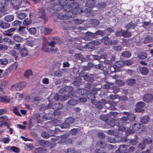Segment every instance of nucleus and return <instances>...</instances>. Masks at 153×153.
Masks as SVG:
<instances>
[{"label": "nucleus", "instance_id": "obj_43", "mask_svg": "<svg viewBox=\"0 0 153 153\" xmlns=\"http://www.w3.org/2000/svg\"><path fill=\"white\" fill-rule=\"evenodd\" d=\"M131 33L127 31H125L124 30L123 36L124 37H128L131 36Z\"/></svg>", "mask_w": 153, "mask_h": 153}, {"label": "nucleus", "instance_id": "obj_50", "mask_svg": "<svg viewBox=\"0 0 153 153\" xmlns=\"http://www.w3.org/2000/svg\"><path fill=\"white\" fill-rule=\"evenodd\" d=\"M8 49V47L5 45L0 44V51H5Z\"/></svg>", "mask_w": 153, "mask_h": 153}, {"label": "nucleus", "instance_id": "obj_62", "mask_svg": "<svg viewBox=\"0 0 153 153\" xmlns=\"http://www.w3.org/2000/svg\"><path fill=\"white\" fill-rule=\"evenodd\" d=\"M134 132L133 130L130 129H128L126 131V135L128 136L130 134H133Z\"/></svg>", "mask_w": 153, "mask_h": 153}, {"label": "nucleus", "instance_id": "obj_47", "mask_svg": "<svg viewBox=\"0 0 153 153\" xmlns=\"http://www.w3.org/2000/svg\"><path fill=\"white\" fill-rule=\"evenodd\" d=\"M114 138V141L116 142H120L122 140V137L120 136H116Z\"/></svg>", "mask_w": 153, "mask_h": 153}, {"label": "nucleus", "instance_id": "obj_10", "mask_svg": "<svg viewBox=\"0 0 153 153\" xmlns=\"http://www.w3.org/2000/svg\"><path fill=\"white\" fill-rule=\"evenodd\" d=\"M96 1L95 0H88L85 3L86 6L89 7H91L94 6Z\"/></svg>", "mask_w": 153, "mask_h": 153}, {"label": "nucleus", "instance_id": "obj_16", "mask_svg": "<svg viewBox=\"0 0 153 153\" xmlns=\"http://www.w3.org/2000/svg\"><path fill=\"white\" fill-rule=\"evenodd\" d=\"M16 30L15 28H11L5 31L4 33V35L10 36L12 35V33L14 32Z\"/></svg>", "mask_w": 153, "mask_h": 153}, {"label": "nucleus", "instance_id": "obj_55", "mask_svg": "<svg viewBox=\"0 0 153 153\" xmlns=\"http://www.w3.org/2000/svg\"><path fill=\"white\" fill-rule=\"evenodd\" d=\"M41 135L44 138H48L50 137V135L45 131H42L41 133Z\"/></svg>", "mask_w": 153, "mask_h": 153}, {"label": "nucleus", "instance_id": "obj_42", "mask_svg": "<svg viewBox=\"0 0 153 153\" xmlns=\"http://www.w3.org/2000/svg\"><path fill=\"white\" fill-rule=\"evenodd\" d=\"M60 127L62 129H65L68 128L70 127V125L66 122L63 123L60 125Z\"/></svg>", "mask_w": 153, "mask_h": 153}, {"label": "nucleus", "instance_id": "obj_32", "mask_svg": "<svg viewBox=\"0 0 153 153\" xmlns=\"http://www.w3.org/2000/svg\"><path fill=\"white\" fill-rule=\"evenodd\" d=\"M147 57V54L145 52H141L138 55V58L141 59H144Z\"/></svg>", "mask_w": 153, "mask_h": 153}, {"label": "nucleus", "instance_id": "obj_60", "mask_svg": "<svg viewBox=\"0 0 153 153\" xmlns=\"http://www.w3.org/2000/svg\"><path fill=\"white\" fill-rule=\"evenodd\" d=\"M26 44L28 46L32 47L34 45V42L33 41L30 40L27 41L26 42Z\"/></svg>", "mask_w": 153, "mask_h": 153}, {"label": "nucleus", "instance_id": "obj_30", "mask_svg": "<svg viewBox=\"0 0 153 153\" xmlns=\"http://www.w3.org/2000/svg\"><path fill=\"white\" fill-rule=\"evenodd\" d=\"M107 133L108 134L113 135H118L119 134L118 130L117 129L115 130V131L112 130H109L107 131Z\"/></svg>", "mask_w": 153, "mask_h": 153}, {"label": "nucleus", "instance_id": "obj_25", "mask_svg": "<svg viewBox=\"0 0 153 153\" xmlns=\"http://www.w3.org/2000/svg\"><path fill=\"white\" fill-rule=\"evenodd\" d=\"M84 12L86 13V16L88 17H90L93 16V11L89 8H87L84 10Z\"/></svg>", "mask_w": 153, "mask_h": 153}, {"label": "nucleus", "instance_id": "obj_7", "mask_svg": "<svg viewBox=\"0 0 153 153\" xmlns=\"http://www.w3.org/2000/svg\"><path fill=\"white\" fill-rule=\"evenodd\" d=\"M22 2V0H12L11 1L10 4L15 9L17 10Z\"/></svg>", "mask_w": 153, "mask_h": 153}, {"label": "nucleus", "instance_id": "obj_64", "mask_svg": "<svg viewBox=\"0 0 153 153\" xmlns=\"http://www.w3.org/2000/svg\"><path fill=\"white\" fill-rule=\"evenodd\" d=\"M146 144L143 142L140 143L139 145V147L142 149H144L146 147Z\"/></svg>", "mask_w": 153, "mask_h": 153}, {"label": "nucleus", "instance_id": "obj_44", "mask_svg": "<svg viewBox=\"0 0 153 153\" xmlns=\"http://www.w3.org/2000/svg\"><path fill=\"white\" fill-rule=\"evenodd\" d=\"M106 6V4L104 2H102L98 4L97 5V8L101 9L105 7Z\"/></svg>", "mask_w": 153, "mask_h": 153}, {"label": "nucleus", "instance_id": "obj_54", "mask_svg": "<svg viewBox=\"0 0 153 153\" xmlns=\"http://www.w3.org/2000/svg\"><path fill=\"white\" fill-rule=\"evenodd\" d=\"M113 48L114 50L117 51H121L122 48V47L121 46L118 45L114 46Z\"/></svg>", "mask_w": 153, "mask_h": 153}, {"label": "nucleus", "instance_id": "obj_49", "mask_svg": "<svg viewBox=\"0 0 153 153\" xmlns=\"http://www.w3.org/2000/svg\"><path fill=\"white\" fill-rule=\"evenodd\" d=\"M127 117L128 118V119L131 121H133L135 119V117L132 114H128V115Z\"/></svg>", "mask_w": 153, "mask_h": 153}, {"label": "nucleus", "instance_id": "obj_63", "mask_svg": "<svg viewBox=\"0 0 153 153\" xmlns=\"http://www.w3.org/2000/svg\"><path fill=\"white\" fill-rule=\"evenodd\" d=\"M75 150L74 148H70L68 149L65 152V153H74Z\"/></svg>", "mask_w": 153, "mask_h": 153}, {"label": "nucleus", "instance_id": "obj_22", "mask_svg": "<svg viewBox=\"0 0 153 153\" xmlns=\"http://www.w3.org/2000/svg\"><path fill=\"white\" fill-rule=\"evenodd\" d=\"M20 53L22 56H27L28 53L27 50L25 48L21 49L20 51Z\"/></svg>", "mask_w": 153, "mask_h": 153}, {"label": "nucleus", "instance_id": "obj_57", "mask_svg": "<svg viewBox=\"0 0 153 153\" xmlns=\"http://www.w3.org/2000/svg\"><path fill=\"white\" fill-rule=\"evenodd\" d=\"M116 84L119 86H121L124 85V82L121 80L118 79L116 81Z\"/></svg>", "mask_w": 153, "mask_h": 153}, {"label": "nucleus", "instance_id": "obj_29", "mask_svg": "<svg viewBox=\"0 0 153 153\" xmlns=\"http://www.w3.org/2000/svg\"><path fill=\"white\" fill-rule=\"evenodd\" d=\"M14 17L13 15H9L5 16L4 19L7 22H10L13 20Z\"/></svg>", "mask_w": 153, "mask_h": 153}, {"label": "nucleus", "instance_id": "obj_36", "mask_svg": "<svg viewBox=\"0 0 153 153\" xmlns=\"http://www.w3.org/2000/svg\"><path fill=\"white\" fill-rule=\"evenodd\" d=\"M69 98L68 95H60V101L61 102L65 101L68 100Z\"/></svg>", "mask_w": 153, "mask_h": 153}, {"label": "nucleus", "instance_id": "obj_51", "mask_svg": "<svg viewBox=\"0 0 153 153\" xmlns=\"http://www.w3.org/2000/svg\"><path fill=\"white\" fill-rule=\"evenodd\" d=\"M63 73L60 71H56L54 73L55 76L57 77H61L62 76Z\"/></svg>", "mask_w": 153, "mask_h": 153}, {"label": "nucleus", "instance_id": "obj_34", "mask_svg": "<svg viewBox=\"0 0 153 153\" xmlns=\"http://www.w3.org/2000/svg\"><path fill=\"white\" fill-rule=\"evenodd\" d=\"M76 92L79 94L81 95H84L86 94V90L84 88L78 89Z\"/></svg>", "mask_w": 153, "mask_h": 153}, {"label": "nucleus", "instance_id": "obj_61", "mask_svg": "<svg viewBox=\"0 0 153 153\" xmlns=\"http://www.w3.org/2000/svg\"><path fill=\"white\" fill-rule=\"evenodd\" d=\"M54 99L56 101H60V95L58 93H56L53 97Z\"/></svg>", "mask_w": 153, "mask_h": 153}, {"label": "nucleus", "instance_id": "obj_19", "mask_svg": "<svg viewBox=\"0 0 153 153\" xmlns=\"http://www.w3.org/2000/svg\"><path fill=\"white\" fill-rule=\"evenodd\" d=\"M128 118L127 117H124L121 118L119 121V124L123 125H125L127 123Z\"/></svg>", "mask_w": 153, "mask_h": 153}, {"label": "nucleus", "instance_id": "obj_35", "mask_svg": "<svg viewBox=\"0 0 153 153\" xmlns=\"http://www.w3.org/2000/svg\"><path fill=\"white\" fill-rule=\"evenodd\" d=\"M83 78L85 80L87 81L92 82L94 81L93 78L88 75H86L84 76Z\"/></svg>", "mask_w": 153, "mask_h": 153}, {"label": "nucleus", "instance_id": "obj_45", "mask_svg": "<svg viewBox=\"0 0 153 153\" xmlns=\"http://www.w3.org/2000/svg\"><path fill=\"white\" fill-rule=\"evenodd\" d=\"M8 63V60L7 59L3 58L0 59V64L5 65Z\"/></svg>", "mask_w": 153, "mask_h": 153}, {"label": "nucleus", "instance_id": "obj_20", "mask_svg": "<svg viewBox=\"0 0 153 153\" xmlns=\"http://www.w3.org/2000/svg\"><path fill=\"white\" fill-rule=\"evenodd\" d=\"M78 103V101L74 99H71L68 100L66 103V104H68L69 105H74Z\"/></svg>", "mask_w": 153, "mask_h": 153}, {"label": "nucleus", "instance_id": "obj_40", "mask_svg": "<svg viewBox=\"0 0 153 153\" xmlns=\"http://www.w3.org/2000/svg\"><path fill=\"white\" fill-rule=\"evenodd\" d=\"M74 121V119L72 117H69L67 118L65 120V122L69 125L73 123Z\"/></svg>", "mask_w": 153, "mask_h": 153}, {"label": "nucleus", "instance_id": "obj_12", "mask_svg": "<svg viewBox=\"0 0 153 153\" xmlns=\"http://www.w3.org/2000/svg\"><path fill=\"white\" fill-rule=\"evenodd\" d=\"M38 142L40 144L44 147H46L49 146L50 145L49 141L45 140H41L38 141Z\"/></svg>", "mask_w": 153, "mask_h": 153}, {"label": "nucleus", "instance_id": "obj_31", "mask_svg": "<svg viewBox=\"0 0 153 153\" xmlns=\"http://www.w3.org/2000/svg\"><path fill=\"white\" fill-rule=\"evenodd\" d=\"M32 75V71L30 69H28L25 71L24 76L26 78H28L29 77Z\"/></svg>", "mask_w": 153, "mask_h": 153}, {"label": "nucleus", "instance_id": "obj_5", "mask_svg": "<svg viewBox=\"0 0 153 153\" xmlns=\"http://www.w3.org/2000/svg\"><path fill=\"white\" fill-rule=\"evenodd\" d=\"M26 85L25 83H17L11 86V89L13 91L20 90Z\"/></svg>", "mask_w": 153, "mask_h": 153}, {"label": "nucleus", "instance_id": "obj_39", "mask_svg": "<svg viewBox=\"0 0 153 153\" xmlns=\"http://www.w3.org/2000/svg\"><path fill=\"white\" fill-rule=\"evenodd\" d=\"M115 65L117 67H121L124 65V62L118 61L116 62Z\"/></svg>", "mask_w": 153, "mask_h": 153}, {"label": "nucleus", "instance_id": "obj_4", "mask_svg": "<svg viewBox=\"0 0 153 153\" xmlns=\"http://www.w3.org/2000/svg\"><path fill=\"white\" fill-rule=\"evenodd\" d=\"M38 14L39 17L44 19V22L45 23H46L48 19L45 16L46 13L44 8L43 7L39 8Z\"/></svg>", "mask_w": 153, "mask_h": 153}, {"label": "nucleus", "instance_id": "obj_2", "mask_svg": "<svg viewBox=\"0 0 153 153\" xmlns=\"http://www.w3.org/2000/svg\"><path fill=\"white\" fill-rule=\"evenodd\" d=\"M58 18L60 19H68L70 18L73 17V15L71 12L66 11L60 13L57 15Z\"/></svg>", "mask_w": 153, "mask_h": 153}, {"label": "nucleus", "instance_id": "obj_18", "mask_svg": "<svg viewBox=\"0 0 153 153\" xmlns=\"http://www.w3.org/2000/svg\"><path fill=\"white\" fill-rule=\"evenodd\" d=\"M127 149V146L124 145H120L119 147L118 150L121 153L126 152Z\"/></svg>", "mask_w": 153, "mask_h": 153}, {"label": "nucleus", "instance_id": "obj_46", "mask_svg": "<svg viewBox=\"0 0 153 153\" xmlns=\"http://www.w3.org/2000/svg\"><path fill=\"white\" fill-rule=\"evenodd\" d=\"M31 21L30 19H27L24 21L23 24L24 25H27L31 23Z\"/></svg>", "mask_w": 153, "mask_h": 153}, {"label": "nucleus", "instance_id": "obj_15", "mask_svg": "<svg viewBox=\"0 0 153 153\" xmlns=\"http://www.w3.org/2000/svg\"><path fill=\"white\" fill-rule=\"evenodd\" d=\"M63 107V105L60 103H56L53 105V109L55 110H60Z\"/></svg>", "mask_w": 153, "mask_h": 153}, {"label": "nucleus", "instance_id": "obj_59", "mask_svg": "<svg viewBox=\"0 0 153 153\" xmlns=\"http://www.w3.org/2000/svg\"><path fill=\"white\" fill-rule=\"evenodd\" d=\"M87 48L89 49H92L94 47V44L91 43H89L87 45Z\"/></svg>", "mask_w": 153, "mask_h": 153}, {"label": "nucleus", "instance_id": "obj_13", "mask_svg": "<svg viewBox=\"0 0 153 153\" xmlns=\"http://www.w3.org/2000/svg\"><path fill=\"white\" fill-rule=\"evenodd\" d=\"M92 103L96 106L97 108L99 109H101L102 108V104L100 103V102L97 101L95 99L91 100Z\"/></svg>", "mask_w": 153, "mask_h": 153}, {"label": "nucleus", "instance_id": "obj_33", "mask_svg": "<svg viewBox=\"0 0 153 153\" xmlns=\"http://www.w3.org/2000/svg\"><path fill=\"white\" fill-rule=\"evenodd\" d=\"M149 119L148 117H143L140 120V122L143 123H147L149 121Z\"/></svg>", "mask_w": 153, "mask_h": 153}, {"label": "nucleus", "instance_id": "obj_48", "mask_svg": "<svg viewBox=\"0 0 153 153\" xmlns=\"http://www.w3.org/2000/svg\"><path fill=\"white\" fill-rule=\"evenodd\" d=\"M30 34H34L36 32V29L34 27L30 28L28 30Z\"/></svg>", "mask_w": 153, "mask_h": 153}, {"label": "nucleus", "instance_id": "obj_9", "mask_svg": "<svg viewBox=\"0 0 153 153\" xmlns=\"http://www.w3.org/2000/svg\"><path fill=\"white\" fill-rule=\"evenodd\" d=\"M101 40L102 42L106 45H111V40H110V38L108 36L103 37Z\"/></svg>", "mask_w": 153, "mask_h": 153}, {"label": "nucleus", "instance_id": "obj_23", "mask_svg": "<svg viewBox=\"0 0 153 153\" xmlns=\"http://www.w3.org/2000/svg\"><path fill=\"white\" fill-rule=\"evenodd\" d=\"M81 79L79 76H77L75 78L74 81L73 82V84L75 86H79L80 84Z\"/></svg>", "mask_w": 153, "mask_h": 153}, {"label": "nucleus", "instance_id": "obj_11", "mask_svg": "<svg viewBox=\"0 0 153 153\" xmlns=\"http://www.w3.org/2000/svg\"><path fill=\"white\" fill-rule=\"evenodd\" d=\"M153 98V96L150 94H148L145 95L143 97V100L146 102H149Z\"/></svg>", "mask_w": 153, "mask_h": 153}, {"label": "nucleus", "instance_id": "obj_17", "mask_svg": "<svg viewBox=\"0 0 153 153\" xmlns=\"http://www.w3.org/2000/svg\"><path fill=\"white\" fill-rule=\"evenodd\" d=\"M27 30V28L26 27L19 26L18 29V32L22 35L25 34L26 33V30Z\"/></svg>", "mask_w": 153, "mask_h": 153}, {"label": "nucleus", "instance_id": "obj_37", "mask_svg": "<svg viewBox=\"0 0 153 153\" xmlns=\"http://www.w3.org/2000/svg\"><path fill=\"white\" fill-rule=\"evenodd\" d=\"M136 81L134 79H129L127 81V83L129 85H133L136 83Z\"/></svg>", "mask_w": 153, "mask_h": 153}, {"label": "nucleus", "instance_id": "obj_52", "mask_svg": "<svg viewBox=\"0 0 153 153\" xmlns=\"http://www.w3.org/2000/svg\"><path fill=\"white\" fill-rule=\"evenodd\" d=\"M21 24V22L19 21H15L12 24V25L14 27H16L20 25Z\"/></svg>", "mask_w": 153, "mask_h": 153}, {"label": "nucleus", "instance_id": "obj_38", "mask_svg": "<svg viewBox=\"0 0 153 153\" xmlns=\"http://www.w3.org/2000/svg\"><path fill=\"white\" fill-rule=\"evenodd\" d=\"M131 55V53L129 51H124L121 54V56H122L126 57H130Z\"/></svg>", "mask_w": 153, "mask_h": 153}, {"label": "nucleus", "instance_id": "obj_1", "mask_svg": "<svg viewBox=\"0 0 153 153\" xmlns=\"http://www.w3.org/2000/svg\"><path fill=\"white\" fill-rule=\"evenodd\" d=\"M66 10L71 12L73 15V17L75 14L80 13L82 11L81 9L79 8L78 3L76 2L67 6Z\"/></svg>", "mask_w": 153, "mask_h": 153}, {"label": "nucleus", "instance_id": "obj_24", "mask_svg": "<svg viewBox=\"0 0 153 153\" xmlns=\"http://www.w3.org/2000/svg\"><path fill=\"white\" fill-rule=\"evenodd\" d=\"M140 128V123H137L134 124L132 126V129L135 132L138 130Z\"/></svg>", "mask_w": 153, "mask_h": 153}, {"label": "nucleus", "instance_id": "obj_41", "mask_svg": "<svg viewBox=\"0 0 153 153\" xmlns=\"http://www.w3.org/2000/svg\"><path fill=\"white\" fill-rule=\"evenodd\" d=\"M143 141L146 145L150 144L152 142V140L151 138H148L144 139Z\"/></svg>", "mask_w": 153, "mask_h": 153}, {"label": "nucleus", "instance_id": "obj_28", "mask_svg": "<svg viewBox=\"0 0 153 153\" xmlns=\"http://www.w3.org/2000/svg\"><path fill=\"white\" fill-rule=\"evenodd\" d=\"M52 31L51 29L45 27L42 29V31L45 35H48L50 34Z\"/></svg>", "mask_w": 153, "mask_h": 153}, {"label": "nucleus", "instance_id": "obj_14", "mask_svg": "<svg viewBox=\"0 0 153 153\" xmlns=\"http://www.w3.org/2000/svg\"><path fill=\"white\" fill-rule=\"evenodd\" d=\"M139 70L140 73L144 75H147L149 72L148 68L145 67L140 68Z\"/></svg>", "mask_w": 153, "mask_h": 153}, {"label": "nucleus", "instance_id": "obj_56", "mask_svg": "<svg viewBox=\"0 0 153 153\" xmlns=\"http://www.w3.org/2000/svg\"><path fill=\"white\" fill-rule=\"evenodd\" d=\"M65 91L71 92L73 90V88L72 86H68L65 87Z\"/></svg>", "mask_w": 153, "mask_h": 153}, {"label": "nucleus", "instance_id": "obj_6", "mask_svg": "<svg viewBox=\"0 0 153 153\" xmlns=\"http://www.w3.org/2000/svg\"><path fill=\"white\" fill-rule=\"evenodd\" d=\"M145 106V104L143 102H140L136 104V108L135 109V111L138 112H143L144 110L143 108Z\"/></svg>", "mask_w": 153, "mask_h": 153}, {"label": "nucleus", "instance_id": "obj_8", "mask_svg": "<svg viewBox=\"0 0 153 153\" xmlns=\"http://www.w3.org/2000/svg\"><path fill=\"white\" fill-rule=\"evenodd\" d=\"M0 101L5 103H12L13 102V98L0 96Z\"/></svg>", "mask_w": 153, "mask_h": 153}, {"label": "nucleus", "instance_id": "obj_21", "mask_svg": "<svg viewBox=\"0 0 153 153\" xmlns=\"http://www.w3.org/2000/svg\"><path fill=\"white\" fill-rule=\"evenodd\" d=\"M13 39L17 42H20L23 41V38L19 36L15 35L13 36Z\"/></svg>", "mask_w": 153, "mask_h": 153}, {"label": "nucleus", "instance_id": "obj_53", "mask_svg": "<svg viewBox=\"0 0 153 153\" xmlns=\"http://www.w3.org/2000/svg\"><path fill=\"white\" fill-rule=\"evenodd\" d=\"M107 123L111 127H114L115 126L114 122L113 120H108L107 121Z\"/></svg>", "mask_w": 153, "mask_h": 153}, {"label": "nucleus", "instance_id": "obj_3", "mask_svg": "<svg viewBox=\"0 0 153 153\" xmlns=\"http://www.w3.org/2000/svg\"><path fill=\"white\" fill-rule=\"evenodd\" d=\"M65 1V4H66L67 1L65 0H60L59 2L58 1L54 2L53 3V9L55 11H58L60 10L63 8V7L60 3Z\"/></svg>", "mask_w": 153, "mask_h": 153}, {"label": "nucleus", "instance_id": "obj_26", "mask_svg": "<svg viewBox=\"0 0 153 153\" xmlns=\"http://www.w3.org/2000/svg\"><path fill=\"white\" fill-rule=\"evenodd\" d=\"M26 16L25 12H22L18 14L17 17L20 19H23L26 17Z\"/></svg>", "mask_w": 153, "mask_h": 153}, {"label": "nucleus", "instance_id": "obj_58", "mask_svg": "<svg viewBox=\"0 0 153 153\" xmlns=\"http://www.w3.org/2000/svg\"><path fill=\"white\" fill-rule=\"evenodd\" d=\"M35 152L37 153H43L44 150L42 147H39L36 149Z\"/></svg>", "mask_w": 153, "mask_h": 153}, {"label": "nucleus", "instance_id": "obj_27", "mask_svg": "<svg viewBox=\"0 0 153 153\" xmlns=\"http://www.w3.org/2000/svg\"><path fill=\"white\" fill-rule=\"evenodd\" d=\"M3 40L4 42H7L10 45H12L14 44V41L12 40L9 38L6 37L3 39Z\"/></svg>", "mask_w": 153, "mask_h": 153}]
</instances>
